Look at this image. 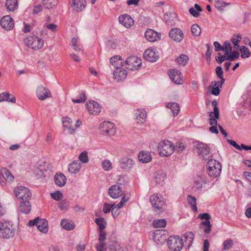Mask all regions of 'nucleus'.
Here are the masks:
<instances>
[{
  "instance_id": "a18cd8bd",
  "label": "nucleus",
  "mask_w": 251,
  "mask_h": 251,
  "mask_svg": "<svg viewBox=\"0 0 251 251\" xmlns=\"http://www.w3.org/2000/svg\"><path fill=\"white\" fill-rule=\"evenodd\" d=\"M166 225V221L164 219L154 220L152 226L154 228L164 227Z\"/></svg>"
},
{
  "instance_id": "72a5a7b5",
  "label": "nucleus",
  "mask_w": 251,
  "mask_h": 251,
  "mask_svg": "<svg viewBox=\"0 0 251 251\" xmlns=\"http://www.w3.org/2000/svg\"><path fill=\"white\" fill-rule=\"evenodd\" d=\"M188 56L184 54H181L175 59L176 63L179 66H185L188 63Z\"/></svg>"
},
{
  "instance_id": "e2e57ef3",
  "label": "nucleus",
  "mask_w": 251,
  "mask_h": 251,
  "mask_svg": "<svg viewBox=\"0 0 251 251\" xmlns=\"http://www.w3.org/2000/svg\"><path fill=\"white\" fill-rule=\"evenodd\" d=\"M229 60L230 61H233L236 59H238L239 57V53L236 51H231L230 54L228 55Z\"/></svg>"
},
{
  "instance_id": "ddd939ff",
  "label": "nucleus",
  "mask_w": 251,
  "mask_h": 251,
  "mask_svg": "<svg viewBox=\"0 0 251 251\" xmlns=\"http://www.w3.org/2000/svg\"><path fill=\"white\" fill-rule=\"evenodd\" d=\"M36 95L40 100H45L47 98H50L51 96L50 91L42 85H39L37 87Z\"/></svg>"
},
{
  "instance_id": "6e6d98bb",
  "label": "nucleus",
  "mask_w": 251,
  "mask_h": 251,
  "mask_svg": "<svg viewBox=\"0 0 251 251\" xmlns=\"http://www.w3.org/2000/svg\"><path fill=\"white\" fill-rule=\"evenodd\" d=\"M204 181V179L202 177H198L195 180L194 187L197 190H201L202 183Z\"/></svg>"
},
{
  "instance_id": "423d86ee",
  "label": "nucleus",
  "mask_w": 251,
  "mask_h": 251,
  "mask_svg": "<svg viewBox=\"0 0 251 251\" xmlns=\"http://www.w3.org/2000/svg\"><path fill=\"white\" fill-rule=\"evenodd\" d=\"M126 64L127 66L126 69L134 71L138 70L142 65V61L140 59L135 56L128 57L126 61Z\"/></svg>"
},
{
  "instance_id": "cd10ccee",
  "label": "nucleus",
  "mask_w": 251,
  "mask_h": 251,
  "mask_svg": "<svg viewBox=\"0 0 251 251\" xmlns=\"http://www.w3.org/2000/svg\"><path fill=\"white\" fill-rule=\"evenodd\" d=\"M184 82L183 75L181 73L174 69V83L177 85H182Z\"/></svg>"
},
{
  "instance_id": "39448f33",
  "label": "nucleus",
  "mask_w": 251,
  "mask_h": 251,
  "mask_svg": "<svg viewBox=\"0 0 251 251\" xmlns=\"http://www.w3.org/2000/svg\"><path fill=\"white\" fill-rule=\"evenodd\" d=\"M15 196L22 201L29 200L31 197V193L30 190L24 186H19L15 188L14 190Z\"/></svg>"
},
{
  "instance_id": "b1692460",
  "label": "nucleus",
  "mask_w": 251,
  "mask_h": 251,
  "mask_svg": "<svg viewBox=\"0 0 251 251\" xmlns=\"http://www.w3.org/2000/svg\"><path fill=\"white\" fill-rule=\"evenodd\" d=\"M55 183L59 187L63 186L66 182V177L62 173L56 174L54 176Z\"/></svg>"
},
{
  "instance_id": "bb28decb",
  "label": "nucleus",
  "mask_w": 251,
  "mask_h": 251,
  "mask_svg": "<svg viewBox=\"0 0 251 251\" xmlns=\"http://www.w3.org/2000/svg\"><path fill=\"white\" fill-rule=\"evenodd\" d=\"M31 210V205L29 200L21 201L20 204V211L24 214H28Z\"/></svg>"
},
{
  "instance_id": "69168bd1",
  "label": "nucleus",
  "mask_w": 251,
  "mask_h": 251,
  "mask_svg": "<svg viewBox=\"0 0 251 251\" xmlns=\"http://www.w3.org/2000/svg\"><path fill=\"white\" fill-rule=\"evenodd\" d=\"M106 244L104 242H100V244L96 245L95 248L97 251H106Z\"/></svg>"
},
{
  "instance_id": "c756f323",
  "label": "nucleus",
  "mask_w": 251,
  "mask_h": 251,
  "mask_svg": "<svg viewBox=\"0 0 251 251\" xmlns=\"http://www.w3.org/2000/svg\"><path fill=\"white\" fill-rule=\"evenodd\" d=\"M1 175L6 181L12 182L14 176L11 172L5 168H2L0 170V176Z\"/></svg>"
},
{
  "instance_id": "f03ea898",
  "label": "nucleus",
  "mask_w": 251,
  "mask_h": 251,
  "mask_svg": "<svg viewBox=\"0 0 251 251\" xmlns=\"http://www.w3.org/2000/svg\"><path fill=\"white\" fill-rule=\"evenodd\" d=\"M207 171L209 175L213 177L219 176L221 172L222 166L220 162L215 159H208Z\"/></svg>"
},
{
  "instance_id": "f8f14e48",
  "label": "nucleus",
  "mask_w": 251,
  "mask_h": 251,
  "mask_svg": "<svg viewBox=\"0 0 251 251\" xmlns=\"http://www.w3.org/2000/svg\"><path fill=\"white\" fill-rule=\"evenodd\" d=\"M167 232L163 229L155 230L153 234V240L157 244H162L164 243L167 239Z\"/></svg>"
},
{
  "instance_id": "f3484780",
  "label": "nucleus",
  "mask_w": 251,
  "mask_h": 251,
  "mask_svg": "<svg viewBox=\"0 0 251 251\" xmlns=\"http://www.w3.org/2000/svg\"><path fill=\"white\" fill-rule=\"evenodd\" d=\"M145 37L150 42H155L160 39L161 34L151 29H148L145 33Z\"/></svg>"
},
{
  "instance_id": "58836bf2",
  "label": "nucleus",
  "mask_w": 251,
  "mask_h": 251,
  "mask_svg": "<svg viewBox=\"0 0 251 251\" xmlns=\"http://www.w3.org/2000/svg\"><path fill=\"white\" fill-rule=\"evenodd\" d=\"M166 178V174L165 173L161 171L158 172L155 176L154 179L156 183L162 185Z\"/></svg>"
},
{
  "instance_id": "9d476101",
  "label": "nucleus",
  "mask_w": 251,
  "mask_h": 251,
  "mask_svg": "<svg viewBox=\"0 0 251 251\" xmlns=\"http://www.w3.org/2000/svg\"><path fill=\"white\" fill-rule=\"evenodd\" d=\"M28 226H36L38 229H40L41 226H43L44 227L42 228V233H46L48 231V224L47 221L44 219H40L37 217L33 220H30L28 222Z\"/></svg>"
},
{
  "instance_id": "4c0bfd02",
  "label": "nucleus",
  "mask_w": 251,
  "mask_h": 251,
  "mask_svg": "<svg viewBox=\"0 0 251 251\" xmlns=\"http://www.w3.org/2000/svg\"><path fill=\"white\" fill-rule=\"evenodd\" d=\"M5 6L9 11H14L18 7L17 0H6Z\"/></svg>"
},
{
  "instance_id": "79ce46f5",
  "label": "nucleus",
  "mask_w": 251,
  "mask_h": 251,
  "mask_svg": "<svg viewBox=\"0 0 251 251\" xmlns=\"http://www.w3.org/2000/svg\"><path fill=\"white\" fill-rule=\"evenodd\" d=\"M183 237L187 244L188 247L190 248L193 242L194 234L192 232H188L183 235Z\"/></svg>"
},
{
  "instance_id": "5701e85b",
  "label": "nucleus",
  "mask_w": 251,
  "mask_h": 251,
  "mask_svg": "<svg viewBox=\"0 0 251 251\" xmlns=\"http://www.w3.org/2000/svg\"><path fill=\"white\" fill-rule=\"evenodd\" d=\"M120 165L121 168L126 170H129L133 167V161L131 158L124 157L121 159Z\"/></svg>"
},
{
  "instance_id": "864d4df0",
  "label": "nucleus",
  "mask_w": 251,
  "mask_h": 251,
  "mask_svg": "<svg viewBox=\"0 0 251 251\" xmlns=\"http://www.w3.org/2000/svg\"><path fill=\"white\" fill-rule=\"evenodd\" d=\"M101 165L102 168L105 171H109L112 169V163L107 159L104 160L101 163Z\"/></svg>"
},
{
  "instance_id": "052dcab7",
  "label": "nucleus",
  "mask_w": 251,
  "mask_h": 251,
  "mask_svg": "<svg viewBox=\"0 0 251 251\" xmlns=\"http://www.w3.org/2000/svg\"><path fill=\"white\" fill-rule=\"evenodd\" d=\"M114 206H115V204H110L107 202H105L103 204V212L104 213H108L111 210L112 211V208Z\"/></svg>"
},
{
  "instance_id": "1a4fd4ad",
  "label": "nucleus",
  "mask_w": 251,
  "mask_h": 251,
  "mask_svg": "<svg viewBox=\"0 0 251 251\" xmlns=\"http://www.w3.org/2000/svg\"><path fill=\"white\" fill-rule=\"evenodd\" d=\"M28 226H36L38 229H40L41 226H43L44 227L42 228V233H46L48 231V224L47 221L44 219H40L37 217L33 220H30L28 222Z\"/></svg>"
},
{
  "instance_id": "412c9836",
  "label": "nucleus",
  "mask_w": 251,
  "mask_h": 251,
  "mask_svg": "<svg viewBox=\"0 0 251 251\" xmlns=\"http://www.w3.org/2000/svg\"><path fill=\"white\" fill-rule=\"evenodd\" d=\"M135 120L136 123L139 125L143 124L147 118V113L144 109H137L135 112Z\"/></svg>"
},
{
  "instance_id": "5fc2aeb1",
  "label": "nucleus",
  "mask_w": 251,
  "mask_h": 251,
  "mask_svg": "<svg viewBox=\"0 0 251 251\" xmlns=\"http://www.w3.org/2000/svg\"><path fill=\"white\" fill-rule=\"evenodd\" d=\"M80 97L79 99H72V101L74 103H81L85 102L86 100V96L85 92H82L80 94Z\"/></svg>"
},
{
  "instance_id": "ea45409f",
  "label": "nucleus",
  "mask_w": 251,
  "mask_h": 251,
  "mask_svg": "<svg viewBox=\"0 0 251 251\" xmlns=\"http://www.w3.org/2000/svg\"><path fill=\"white\" fill-rule=\"evenodd\" d=\"M10 94L6 92L0 94V102L7 101L12 103H15L16 98L14 97H12L10 99Z\"/></svg>"
},
{
  "instance_id": "8fccbe9b",
  "label": "nucleus",
  "mask_w": 251,
  "mask_h": 251,
  "mask_svg": "<svg viewBox=\"0 0 251 251\" xmlns=\"http://www.w3.org/2000/svg\"><path fill=\"white\" fill-rule=\"evenodd\" d=\"M60 225L62 228L66 230H73L75 228V225L70 224L67 220H62L60 223Z\"/></svg>"
},
{
  "instance_id": "a19ab883",
  "label": "nucleus",
  "mask_w": 251,
  "mask_h": 251,
  "mask_svg": "<svg viewBox=\"0 0 251 251\" xmlns=\"http://www.w3.org/2000/svg\"><path fill=\"white\" fill-rule=\"evenodd\" d=\"M197 199L191 195L187 196V202L194 212H197L198 209L196 204Z\"/></svg>"
},
{
  "instance_id": "c03bdc74",
  "label": "nucleus",
  "mask_w": 251,
  "mask_h": 251,
  "mask_svg": "<svg viewBox=\"0 0 251 251\" xmlns=\"http://www.w3.org/2000/svg\"><path fill=\"white\" fill-rule=\"evenodd\" d=\"M186 148L185 143L183 142H178L176 143V145H174V152L178 153L182 152Z\"/></svg>"
},
{
  "instance_id": "37998d69",
  "label": "nucleus",
  "mask_w": 251,
  "mask_h": 251,
  "mask_svg": "<svg viewBox=\"0 0 251 251\" xmlns=\"http://www.w3.org/2000/svg\"><path fill=\"white\" fill-rule=\"evenodd\" d=\"M58 206L61 210L68 211L70 207V201L66 199L61 200L58 202Z\"/></svg>"
},
{
  "instance_id": "0eeeda50",
  "label": "nucleus",
  "mask_w": 251,
  "mask_h": 251,
  "mask_svg": "<svg viewBox=\"0 0 251 251\" xmlns=\"http://www.w3.org/2000/svg\"><path fill=\"white\" fill-rule=\"evenodd\" d=\"M26 44L28 47L34 50L40 49L44 46L43 40L37 36L28 37L26 41Z\"/></svg>"
},
{
  "instance_id": "7ed1b4c3",
  "label": "nucleus",
  "mask_w": 251,
  "mask_h": 251,
  "mask_svg": "<svg viewBox=\"0 0 251 251\" xmlns=\"http://www.w3.org/2000/svg\"><path fill=\"white\" fill-rule=\"evenodd\" d=\"M194 146L201 159L206 160L211 157L210 155V149L207 144L197 142L195 143Z\"/></svg>"
},
{
  "instance_id": "9b49d317",
  "label": "nucleus",
  "mask_w": 251,
  "mask_h": 251,
  "mask_svg": "<svg viewBox=\"0 0 251 251\" xmlns=\"http://www.w3.org/2000/svg\"><path fill=\"white\" fill-rule=\"evenodd\" d=\"M100 129L103 134L114 135L116 133V129L114 125L109 122H104L100 124Z\"/></svg>"
},
{
  "instance_id": "6e6552de",
  "label": "nucleus",
  "mask_w": 251,
  "mask_h": 251,
  "mask_svg": "<svg viewBox=\"0 0 251 251\" xmlns=\"http://www.w3.org/2000/svg\"><path fill=\"white\" fill-rule=\"evenodd\" d=\"M150 202L154 207V210L158 213L162 211V208L164 204V201L162 197L157 195H153L150 197Z\"/></svg>"
},
{
  "instance_id": "aec40b11",
  "label": "nucleus",
  "mask_w": 251,
  "mask_h": 251,
  "mask_svg": "<svg viewBox=\"0 0 251 251\" xmlns=\"http://www.w3.org/2000/svg\"><path fill=\"white\" fill-rule=\"evenodd\" d=\"M71 6L73 10L76 12L81 11L85 7L86 0H70Z\"/></svg>"
},
{
  "instance_id": "6ab92c4d",
  "label": "nucleus",
  "mask_w": 251,
  "mask_h": 251,
  "mask_svg": "<svg viewBox=\"0 0 251 251\" xmlns=\"http://www.w3.org/2000/svg\"><path fill=\"white\" fill-rule=\"evenodd\" d=\"M108 194L112 198L117 199L123 194L121 187L118 185H112L109 189Z\"/></svg>"
},
{
  "instance_id": "603ef678",
  "label": "nucleus",
  "mask_w": 251,
  "mask_h": 251,
  "mask_svg": "<svg viewBox=\"0 0 251 251\" xmlns=\"http://www.w3.org/2000/svg\"><path fill=\"white\" fill-rule=\"evenodd\" d=\"M229 5V3L224 2L222 1L217 0L215 2V7L219 11H222L224 8Z\"/></svg>"
},
{
  "instance_id": "13d9d810",
  "label": "nucleus",
  "mask_w": 251,
  "mask_h": 251,
  "mask_svg": "<svg viewBox=\"0 0 251 251\" xmlns=\"http://www.w3.org/2000/svg\"><path fill=\"white\" fill-rule=\"evenodd\" d=\"M50 195L53 200L57 201L61 200L63 197V194L59 191L50 193Z\"/></svg>"
},
{
  "instance_id": "a878e982",
  "label": "nucleus",
  "mask_w": 251,
  "mask_h": 251,
  "mask_svg": "<svg viewBox=\"0 0 251 251\" xmlns=\"http://www.w3.org/2000/svg\"><path fill=\"white\" fill-rule=\"evenodd\" d=\"M62 124L64 128H67L70 134L75 132V129L72 126L73 121L71 119L68 117H63L62 119Z\"/></svg>"
},
{
  "instance_id": "3c124183",
  "label": "nucleus",
  "mask_w": 251,
  "mask_h": 251,
  "mask_svg": "<svg viewBox=\"0 0 251 251\" xmlns=\"http://www.w3.org/2000/svg\"><path fill=\"white\" fill-rule=\"evenodd\" d=\"M191 31L193 35L199 36L201 32L200 27L197 24H193L191 27Z\"/></svg>"
},
{
  "instance_id": "f257e3e1",
  "label": "nucleus",
  "mask_w": 251,
  "mask_h": 251,
  "mask_svg": "<svg viewBox=\"0 0 251 251\" xmlns=\"http://www.w3.org/2000/svg\"><path fill=\"white\" fill-rule=\"evenodd\" d=\"M15 231L12 224L9 221L0 222V237L3 238L12 237Z\"/></svg>"
},
{
  "instance_id": "774afa93",
  "label": "nucleus",
  "mask_w": 251,
  "mask_h": 251,
  "mask_svg": "<svg viewBox=\"0 0 251 251\" xmlns=\"http://www.w3.org/2000/svg\"><path fill=\"white\" fill-rule=\"evenodd\" d=\"M180 111L178 103L174 102V117L177 116Z\"/></svg>"
},
{
  "instance_id": "de8ad7c7",
  "label": "nucleus",
  "mask_w": 251,
  "mask_h": 251,
  "mask_svg": "<svg viewBox=\"0 0 251 251\" xmlns=\"http://www.w3.org/2000/svg\"><path fill=\"white\" fill-rule=\"evenodd\" d=\"M208 116L210 117L209 124L212 126H218L217 124V119L220 117V113H218V117L215 114L212 112H208Z\"/></svg>"
},
{
  "instance_id": "680f3d73",
  "label": "nucleus",
  "mask_w": 251,
  "mask_h": 251,
  "mask_svg": "<svg viewBox=\"0 0 251 251\" xmlns=\"http://www.w3.org/2000/svg\"><path fill=\"white\" fill-rule=\"evenodd\" d=\"M241 39L242 37L240 35H237L236 36H234L231 39V42L235 46V49L236 47H238V46H239L238 43L241 41Z\"/></svg>"
},
{
  "instance_id": "49530a36",
  "label": "nucleus",
  "mask_w": 251,
  "mask_h": 251,
  "mask_svg": "<svg viewBox=\"0 0 251 251\" xmlns=\"http://www.w3.org/2000/svg\"><path fill=\"white\" fill-rule=\"evenodd\" d=\"M95 223L99 226V231L103 230L106 228L107 225L106 222L103 218H96L95 220Z\"/></svg>"
},
{
  "instance_id": "2eb2a0df",
  "label": "nucleus",
  "mask_w": 251,
  "mask_h": 251,
  "mask_svg": "<svg viewBox=\"0 0 251 251\" xmlns=\"http://www.w3.org/2000/svg\"><path fill=\"white\" fill-rule=\"evenodd\" d=\"M86 106L90 114L97 115L101 111L100 104L94 100L89 101L86 104Z\"/></svg>"
},
{
  "instance_id": "393cba45",
  "label": "nucleus",
  "mask_w": 251,
  "mask_h": 251,
  "mask_svg": "<svg viewBox=\"0 0 251 251\" xmlns=\"http://www.w3.org/2000/svg\"><path fill=\"white\" fill-rule=\"evenodd\" d=\"M111 64L116 69H120L124 65V61L122 60V57L119 55H116L111 58Z\"/></svg>"
},
{
  "instance_id": "473e14b6",
  "label": "nucleus",
  "mask_w": 251,
  "mask_h": 251,
  "mask_svg": "<svg viewBox=\"0 0 251 251\" xmlns=\"http://www.w3.org/2000/svg\"><path fill=\"white\" fill-rule=\"evenodd\" d=\"M81 168V164L77 161H74L72 163L69 164L68 171L72 174H76Z\"/></svg>"
},
{
  "instance_id": "20e7f679",
  "label": "nucleus",
  "mask_w": 251,
  "mask_h": 251,
  "mask_svg": "<svg viewBox=\"0 0 251 251\" xmlns=\"http://www.w3.org/2000/svg\"><path fill=\"white\" fill-rule=\"evenodd\" d=\"M158 150L160 155L168 156L173 153V146L171 142L168 140L161 141L158 146Z\"/></svg>"
},
{
  "instance_id": "4468645a",
  "label": "nucleus",
  "mask_w": 251,
  "mask_h": 251,
  "mask_svg": "<svg viewBox=\"0 0 251 251\" xmlns=\"http://www.w3.org/2000/svg\"><path fill=\"white\" fill-rule=\"evenodd\" d=\"M0 24L2 27L6 30H11L14 25V21L9 16H3L0 20Z\"/></svg>"
},
{
  "instance_id": "bf43d9fd",
  "label": "nucleus",
  "mask_w": 251,
  "mask_h": 251,
  "mask_svg": "<svg viewBox=\"0 0 251 251\" xmlns=\"http://www.w3.org/2000/svg\"><path fill=\"white\" fill-rule=\"evenodd\" d=\"M79 160L83 163H86L88 162L87 152L86 151H82L79 155Z\"/></svg>"
},
{
  "instance_id": "e433bc0d",
  "label": "nucleus",
  "mask_w": 251,
  "mask_h": 251,
  "mask_svg": "<svg viewBox=\"0 0 251 251\" xmlns=\"http://www.w3.org/2000/svg\"><path fill=\"white\" fill-rule=\"evenodd\" d=\"M236 49L239 50L241 51V56L242 58H248L250 57L251 52L249 49L244 46H238L236 47Z\"/></svg>"
},
{
  "instance_id": "0e129e2a",
  "label": "nucleus",
  "mask_w": 251,
  "mask_h": 251,
  "mask_svg": "<svg viewBox=\"0 0 251 251\" xmlns=\"http://www.w3.org/2000/svg\"><path fill=\"white\" fill-rule=\"evenodd\" d=\"M108 248L111 251H115L120 248L117 242H112L108 245Z\"/></svg>"
},
{
  "instance_id": "dca6fc26",
  "label": "nucleus",
  "mask_w": 251,
  "mask_h": 251,
  "mask_svg": "<svg viewBox=\"0 0 251 251\" xmlns=\"http://www.w3.org/2000/svg\"><path fill=\"white\" fill-rule=\"evenodd\" d=\"M143 55L144 59L150 62H154L156 61L159 57L158 52H155V50L151 49L146 50Z\"/></svg>"
},
{
  "instance_id": "a211bd4d",
  "label": "nucleus",
  "mask_w": 251,
  "mask_h": 251,
  "mask_svg": "<svg viewBox=\"0 0 251 251\" xmlns=\"http://www.w3.org/2000/svg\"><path fill=\"white\" fill-rule=\"evenodd\" d=\"M199 218L201 220H205V221L201 223V226H208L207 229H204V231L205 233L208 234L211 231V225L209 221L211 216L208 213H203L199 215Z\"/></svg>"
},
{
  "instance_id": "4be33fe9",
  "label": "nucleus",
  "mask_w": 251,
  "mask_h": 251,
  "mask_svg": "<svg viewBox=\"0 0 251 251\" xmlns=\"http://www.w3.org/2000/svg\"><path fill=\"white\" fill-rule=\"evenodd\" d=\"M119 21L126 27H130L134 24L133 19L128 15H121L119 17Z\"/></svg>"
},
{
  "instance_id": "f704fd0d",
  "label": "nucleus",
  "mask_w": 251,
  "mask_h": 251,
  "mask_svg": "<svg viewBox=\"0 0 251 251\" xmlns=\"http://www.w3.org/2000/svg\"><path fill=\"white\" fill-rule=\"evenodd\" d=\"M183 38L184 34L182 31L178 28H174V41L179 42Z\"/></svg>"
},
{
  "instance_id": "4d7b16f0",
  "label": "nucleus",
  "mask_w": 251,
  "mask_h": 251,
  "mask_svg": "<svg viewBox=\"0 0 251 251\" xmlns=\"http://www.w3.org/2000/svg\"><path fill=\"white\" fill-rule=\"evenodd\" d=\"M223 249L224 250H228L233 246V240L231 239H228L223 242Z\"/></svg>"
},
{
  "instance_id": "338daca9",
  "label": "nucleus",
  "mask_w": 251,
  "mask_h": 251,
  "mask_svg": "<svg viewBox=\"0 0 251 251\" xmlns=\"http://www.w3.org/2000/svg\"><path fill=\"white\" fill-rule=\"evenodd\" d=\"M212 105L213 106V111L212 112V113H214V114H215L216 116L218 117V113H219V108L217 106L218 103L216 100H213L212 101Z\"/></svg>"
},
{
  "instance_id": "2f4dec72",
  "label": "nucleus",
  "mask_w": 251,
  "mask_h": 251,
  "mask_svg": "<svg viewBox=\"0 0 251 251\" xmlns=\"http://www.w3.org/2000/svg\"><path fill=\"white\" fill-rule=\"evenodd\" d=\"M139 160L142 163H148L151 160V154L146 151H141L138 155Z\"/></svg>"
},
{
  "instance_id": "7c9ffc66",
  "label": "nucleus",
  "mask_w": 251,
  "mask_h": 251,
  "mask_svg": "<svg viewBox=\"0 0 251 251\" xmlns=\"http://www.w3.org/2000/svg\"><path fill=\"white\" fill-rule=\"evenodd\" d=\"M174 251H180L183 246V242L182 238H180L178 235H174Z\"/></svg>"
},
{
  "instance_id": "c9c22d12",
  "label": "nucleus",
  "mask_w": 251,
  "mask_h": 251,
  "mask_svg": "<svg viewBox=\"0 0 251 251\" xmlns=\"http://www.w3.org/2000/svg\"><path fill=\"white\" fill-rule=\"evenodd\" d=\"M202 11V8L198 4H195L194 7L189 9V13L194 17H198L200 16V12Z\"/></svg>"
},
{
  "instance_id": "c85d7f7f",
  "label": "nucleus",
  "mask_w": 251,
  "mask_h": 251,
  "mask_svg": "<svg viewBox=\"0 0 251 251\" xmlns=\"http://www.w3.org/2000/svg\"><path fill=\"white\" fill-rule=\"evenodd\" d=\"M113 75L118 81L125 79L127 76V72L126 70L117 69L114 71Z\"/></svg>"
},
{
  "instance_id": "09e8293b",
  "label": "nucleus",
  "mask_w": 251,
  "mask_h": 251,
  "mask_svg": "<svg viewBox=\"0 0 251 251\" xmlns=\"http://www.w3.org/2000/svg\"><path fill=\"white\" fill-rule=\"evenodd\" d=\"M57 0H43V4L47 9H51L57 4Z\"/></svg>"
}]
</instances>
